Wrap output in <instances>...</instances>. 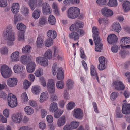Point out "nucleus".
I'll return each instance as SVG.
<instances>
[{
    "mask_svg": "<svg viewBox=\"0 0 130 130\" xmlns=\"http://www.w3.org/2000/svg\"><path fill=\"white\" fill-rule=\"evenodd\" d=\"M80 14V10L77 7H72L69 8L67 13L69 18L74 19L78 17Z\"/></svg>",
    "mask_w": 130,
    "mask_h": 130,
    "instance_id": "obj_1",
    "label": "nucleus"
},
{
    "mask_svg": "<svg viewBox=\"0 0 130 130\" xmlns=\"http://www.w3.org/2000/svg\"><path fill=\"white\" fill-rule=\"evenodd\" d=\"M12 27L10 26L7 27L5 30L4 31L3 36L8 40L13 41L15 39V38L12 30Z\"/></svg>",
    "mask_w": 130,
    "mask_h": 130,
    "instance_id": "obj_2",
    "label": "nucleus"
},
{
    "mask_svg": "<svg viewBox=\"0 0 130 130\" xmlns=\"http://www.w3.org/2000/svg\"><path fill=\"white\" fill-rule=\"evenodd\" d=\"M1 72L2 76L5 78H9L11 76V70L6 65H3L1 67Z\"/></svg>",
    "mask_w": 130,
    "mask_h": 130,
    "instance_id": "obj_3",
    "label": "nucleus"
},
{
    "mask_svg": "<svg viewBox=\"0 0 130 130\" xmlns=\"http://www.w3.org/2000/svg\"><path fill=\"white\" fill-rule=\"evenodd\" d=\"M8 105L12 108L17 106V101L16 96L11 93H9L7 98Z\"/></svg>",
    "mask_w": 130,
    "mask_h": 130,
    "instance_id": "obj_4",
    "label": "nucleus"
},
{
    "mask_svg": "<svg viewBox=\"0 0 130 130\" xmlns=\"http://www.w3.org/2000/svg\"><path fill=\"white\" fill-rule=\"evenodd\" d=\"M84 23L81 21L77 20L75 23L72 25L70 27V30L71 31H75L77 30L79 28L83 27Z\"/></svg>",
    "mask_w": 130,
    "mask_h": 130,
    "instance_id": "obj_5",
    "label": "nucleus"
},
{
    "mask_svg": "<svg viewBox=\"0 0 130 130\" xmlns=\"http://www.w3.org/2000/svg\"><path fill=\"white\" fill-rule=\"evenodd\" d=\"M112 86L117 90H122L125 89V86L122 82L119 81L113 82Z\"/></svg>",
    "mask_w": 130,
    "mask_h": 130,
    "instance_id": "obj_6",
    "label": "nucleus"
},
{
    "mask_svg": "<svg viewBox=\"0 0 130 130\" xmlns=\"http://www.w3.org/2000/svg\"><path fill=\"white\" fill-rule=\"evenodd\" d=\"M107 41L108 43L110 44L116 43L118 40L117 37L114 34L109 35L107 38Z\"/></svg>",
    "mask_w": 130,
    "mask_h": 130,
    "instance_id": "obj_7",
    "label": "nucleus"
},
{
    "mask_svg": "<svg viewBox=\"0 0 130 130\" xmlns=\"http://www.w3.org/2000/svg\"><path fill=\"white\" fill-rule=\"evenodd\" d=\"M36 61L40 65L44 67L47 66L48 64L47 60L44 57H37L36 59Z\"/></svg>",
    "mask_w": 130,
    "mask_h": 130,
    "instance_id": "obj_8",
    "label": "nucleus"
},
{
    "mask_svg": "<svg viewBox=\"0 0 130 130\" xmlns=\"http://www.w3.org/2000/svg\"><path fill=\"white\" fill-rule=\"evenodd\" d=\"M101 12L102 15L107 17L111 16L113 14L112 10L107 7L102 8L101 10Z\"/></svg>",
    "mask_w": 130,
    "mask_h": 130,
    "instance_id": "obj_9",
    "label": "nucleus"
},
{
    "mask_svg": "<svg viewBox=\"0 0 130 130\" xmlns=\"http://www.w3.org/2000/svg\"><path fill=\"white\" fill-rule=\"evenodd\" d=\"M122 112L123 114H127L130 113V104L125 103L122 105Z\"/></svg>",
    "mask_w": 130,
    "mask_h": 130,
    "instance_id": "obj_10",
    "label": "nucleus"
},
{
    "mask_svg": "<svg viewBox=\"0 0 130 130\" xmlns=\"http://www.w3.org/2000/svg\"><path fill=\"white\" fill-rule=\"evenodd\" d=\"M17 82V79L16 78H9L7 80V84L10 87H13L16 86Z\"/></svg>",
    "mask_w": 130,
    "mask_h": 130,
    "instance_id": "obj_11",
    "label": "nucleus"
},
{
    "mask_svg": "<svg viewBox=\"0 0 130 130\" xmlns=\"http://www.w3.org/2000/svg\"><path fill=\"white\" fill-rule=\"evenodd\" d=\"M94 42L96 45L95 51L97 52H101L102 49L103 45L102 43L101 42L100 39L94 40Z\"/></svg>",
    "mask_w": 130,
    "mask_h": 130,
    "instance_id": "obj_12",
    "label": "nucleus"
},
{
    "mask_svg": "<svg viewBox=\"0 0 130 130\" xmlns=\"http://www.w3.org/2000/svg\"><path fill=\"white\" fill-rule=\"evenodd\" d=\"M74 112L73 114L74 117L79 119L82 118L83 115V112L80 108H78L74 109Z\"/></svg>",
    "mask_w": 130,
    "mask_h": 130,
    "instance_id": "obj_13",
    "label": "nucleus"
},
{
    "mask_svg": "<svg viewBox=\"0 0 130 130\" xmlns=\"http://www.w3.org/2000/svg\"><path fill=\"white\" fill-rule=\"evenodd\" d=\"M43 40L42 39V36L41 34H39L37 38L36 43V46L39 48H41L43 46Z\"/></svg>",
    "mask_w": 130,
    "mask_h": 130,
    "instance_id": "obj_14",
    "label": "nucleus"
},
{
    "mask_svg": "<svg viewBox=\"0 0 130 130\" xmlns=\"http://www.w3.org/2000/svg\"><path fill=\"white\" fill-rule=\"evenodd\" d=\"M23 67L21 64H16L13 67L14 71L16 73H21L23 72Z\"/></svg>",
    "mask_w": 130,
    "mask_h": 130,
    "instance_id": "obj_15",
    "label": "nucleus"
},
{
    "mask_svg": "<svg viewBox=\"0 0 130 130\" xmlns=\"http://www.w3.org/2000/svg\"><path fill=\"white\" fill-rule=\"evenodd\" d=\"M27 4L30 9L33 11L37 6V0H29Z\"/></svg>",
    "mask_w": 130,
    "mask_h": 130,
    "instance_id": "obj_16",
    "label": "nucleus"
},
{
    "mask_svg": "<svg viewBox=\"0 0 130 130\" xmlns=\"http://www.w3.org/2000/svg\"><path fill=\"white\" fill-rule=\"evenodd\" d=\"M11 8L13 13L17 14L19 12L20 9L19 4L18 3H13L12 4Z\"/></svg>",
    "mask_w": 130,
    "mask_h": 130,
    "instance_id": "obj_17",
    "label": "nucleus"
},
{
    "mask_svg": "<svg viewBox=\"0 0 130 130\" xmlns=\"http://www.w3.org/2000/svg\"><path fill=\"white\" fill-rule=\"evenodd\" d=\"M32 58L31 56H27L23 55L21 58V61L23 64H27L31 60Z\"/></svg>",
    "mask_w": 130,
    "mask_h": 130,
    "instance_id": "obj_18",
    "label": "nucleus"
},
{
    "mask_svg": "<svg viewBox=\"0 0 130 130\" xmlns=\"http://www.w3.org/2000/svg\"><path fill=\"white\" fill-rule=\"evenodd\" d=\"M35 64L33 62H31L28 63L27 66V70L28 72L32 73L35 70Z\"/></svg>",
    "mask_w": 130,
    "mask_h": 130,
    "instance_id": "obj_19",
    "label": "nucleus"
},
{
    "mask_svg": "<svg viewBox=\"0 0 130 130\" xmlns=\"http://www.w3.org/2000/svg\"><path fill=\"white\" fill-rule=\"evenodd\" d=\"M112 30L118 32L121 30V28L119 23L117 22H114L111 27Z\"/></svg>",
    "mask_w": 130,
    "mask_h": 130,
    "instance_id": "obj_20",
    "label": "nucleus"
},
{
    "mask_svg": "<svg viewBox=\"0 0 130 130\" xmlns=\"http://www.w3.org/2000/svg\"><path fill=\"white\" fill-rule=\"evenodd\" d=\"M58 109L57 104L54 102L51 103L50 105L49 109L50 111L52 112H55Z\"/></svg>",
    "mask_w": 130,
    "mask_h": 130,
    "instance_id": "obj_21",
    "label": "nucleus"
},
{
    "mask_svg": "<svg viewBox=\"0 0 130 130\" xmlns=\"http://www.w3.org/2000/svg\"><path fill=\"white\" fill-rule=\"evenodd\" d=\"M48 37L51 39H55L57 36L56 31L54 30H51L48 31L47 32Z\"/></svg>",
    "mask_w": 130,
    "mask_h": 130,
    "instance_id": "obj_22",
    "label": "nucleus"
},
{
    "mask_svg": "<svg viewBox=\"0 0 130 130\" xmlns=\"http://www.w3.org/2000/svg\"><path fill=\"white\" fill-rule=\"evenodd\" d=\"M92 32L93 34V37L94 40H96L100 39L97 27L95 26L93 27L92 28Z\"/></svg>",
    "mask_w": 130,
    "mask_h": 130,
    "instance_id": "obj_23",
    "label": "nucleus"
},
{
    "mask_svg": "<svg viewBox=\"0 0 130 130\" xmlns=\"http://www.w3.org/2000/svg\"><path fill=\"white\" fill-rule=\"evenodd\" d=\"M48 97V94L47 92L45 91L42 93L40 97V102L42 103L47 99Z\"/></svg>",
    "mask_w": 130,
    "mask_h": 130,
    "instance_id": "obj_24",
    "label": "nucleus"
},
{
    "mask_svg": "<svg viewBox=\"0 0 130 130\" xmlns=\"http://www.w3.org/2000/svg\"><path fill=\"white\" fill-rule=\"evenodd\" d=\"M91 73L92 76L93 77L94 79L96 78L98 82H99V78L97 75V73L95 69V67L93 65L91 66Z\"/></svg>",
    "mask_w": 130,
    "mask_h": 130,
    "instance_id": "obj_25",
    "label": "nucleus"
},
{
    "mask_svg": "<svg viewBox=\"0 0 130 130\" xmlns=\"http://www.w3.org/2000/svg\"><path fill=\"white\" fill-rule=\"evenodd\" d=\"M19 53L18 51H16L12 53L11 56V58L13 61H17L19 60Z\"/></svg>",
    "mask_w": 130,
    "mask_h": 130,
    "instance_id": "obj_26",
    "label": "nucleus"
},
{
    "mask_svg": "<svg viewBox=\"0 0 130 130\" xmlns=\"http://www.w3.org/2000/svg\"><path fill=\"white\" fill-rule=\"evenodd\" d=\"M120 42L123 45H127L130 43V38L129 37H124L121 38Z\"/></svg>",
    "mask_w": 130,
    "mask_h": 130,
    "instance_id": "obj_27",
    "label": "nucleus"
},
{
    "mask_svg": "<svg viewBox=\"0 0 130 130\" xmlns=\"http://www.w3.org/2000/svg\"><path fill=\"white\" fill-rule=\"evenodd\" d=\"M39 23L40 26L45 25L47 23V18L44 16L41 17L39 19Z\"/></svg>",
    "mask_w": 130,
    "mask_h": 130,
    "instance_id": "obj_28",
    "label": "nucleus"
},
{
    "mask_svg": "<svg viewBox=\"0 0 130 130\" xmlns=\"http://www.w3.org/2000/svg\"><path fill=\"white\" fill-rule=\"evenodd\" d=\"M41 90L40 87L37 86H33L31 89L32 93L35 95L39 94L41 92Z\"/></svg>",
    "mask_w": 130,
    "mask_h": 130,
    "instance_id": "obj_29",
    "label": "nucleus"
},
{
    "mask_svg": "<svg viewBox=\"0 0 130 130\" xmlns=\"http://www.w3.org/2000/svg\"><path fill=\"white\" fill-rule=\"evenodd\" d=\"M57 77L58 80H61L64 78V73L61 67H60L57 74Z\"/></svg>",
    "mask_w": 130,
    "mask_h": 130,
    "instance_id": "obj_30",
    "label": "nucleus"
},
{
    "mask_svg": "<svg viewBox=\"0 0 130 130\" xmlns=\"http://www.w3.org/2000/svg\"><path fill=\"white\" fill-rule=\"evenodd\" d=\"M66 121L65 116H62L58 120L57 124L58 126L61 127L63 126L65 124Z\"/></svg>",
    "mask_w": 130,
    "mask_h": 130,
    "instance_id": "obj_31",
    "label": "nucleus"
},
{
    "mask_svg": "<svg viewBox=\"0 0 130 130\" xmlns=\"http://www.w3.org/2000/svg\"><path fill=\"white\" fill-rule=\"evenodd\" d=\"M60 67H59L56 63H55L53 65L52 72L53 75L55 76L56 73L57 72H58V70L59 69Z\"/></svg>",
    "mask_w": 130,
    "mask_h": 130,
    "instance_id": "obj_32",
    "label": "nucleus"
},
{
    "mask_svg": "<svg viewBox=\"0 0 130 130\" xmlns=\"http://www.w3.org/2000/svg\"><path fill=\"white\" fill-rule=\"evenodd\" d=\"M69 37L75 40H77L79 39V34L75 32H72L69 35Z\"/></svg>",
    "mask_w": 130,
    "mask_h": 130,
    "instance_id": "obj_33",
    "label": "nucleus"
},
{
    "mask_svg": "<svg viewBox=\"0 0 130 130\" xmlns=\"http://www.w3.org/2000/svg\"><path fill=\"white\" fill-rule=\"evenodd\" d=\"M40 10L39 9H37L34 11L32 14V17L35 19H38L40 17Z\"/></svg>",
    "mask_w": 130,
    "mask_h": 130,
    "instance_id": "obj_34",
    "label": "nucleus"
},
{
    "mask_svg": "<svg viewBox=\"0 0 130 130\" xmlns=\"http://www.w3.org/2000/svg\"><path fill=\"white\" fill-rule=\"evenodd\" d=\"M123 7L126 12L130 10V3L128 1L125 2L122 5Z\"/></svg>",
    "mask_w": 130,
    "mask_h": 130,
    "instance_id": "obj_35",
    "label": "nucleus"
},
{
    "mask_svg": "<svg viewBox=\"0 0 130 130\" xmlns=\"http://www.w3.org/2000/svg\"><path fill=\"white\" fill-rule=\"evenodd\" d=\"M58 50L56 48H55L54 49V52L53 55V57H54L55 59L60 60H62L63 58L58 55Z\"/></svg>",
    "mask_w": 130,
    "mask_h": 130,
    "instance_id": "obj_36",
    "label": "nucleus"
},
{
    "mask_svg": "<svg viewBox=\"0 0 130 130\" xmlns=\"http://www.w3.org/2000/svg\"><path fill=\"white\" fill-rule=\"evenodd\" d=\"M25 111L26 113L28 115L32 114L34 112V111L32 108L29 106H27L25 108Z\"/></svg>",
    "mask_w": 130,
    "mask_h": 130,
    "instance_id": "obj_37",
    "label": "nucleus"
},
{
    "mask_svg": "<svg viewBox=\"0 0 130 130\" xmlns=\"http://www.w3.org/2000/svg\"><path fill=\"white\" fill-rule=\"evenodd\" d=\"M107 5L110 7L116 6L117 5V0H109L107 4Z\"/></svg>",
    "mask_w": 130,
    "mask_h": 130,
    "instance_id": "obj_38",
    "label": "nucleus"
},
{
    "mask_svg": "<svg viewBox=\"0 0 130 130\" xmlns=\"http://www.w3.org/2000/svg\"><path fill=\"white\" fill-rule=\"evenodd\" d=\"M100 24L103 23L105 25L107 24L109 22V20L107 18H100L98 20Z\"/></svg>",
    "mask_w": 130,
    "mask_h": 130,
    "instance_id": "obj_39",
    "label": "nucleus"
},
{
    "mask_svg": "<svg viewBox=\"0 0 130 130\" xmlns=\"http://www.w3.org/2000/svg\"><path fill=\"white\" fill-rule=\"evenodd\" d=\"M48 21L49 23L51 25H54L56 23V19L55 17L52 15H50L48 17Z\"/></svg>",
    "mask_w": 130,
    "mask_h": 130,
    "instance_id": "obj_40",
    "label": "nucleus"
},
{
    "mask_svg": "<svg viewBox=\"0 0 130 130\" xmlns=\"http://www.w3.org/2000/svg\"><path fill=\"white\" fill-rule=\"evenodd\" d=\"M74 82L71 80L69 79L67 82V86L69 89H72L74 86Z\"/></svg>",
    "mask_w": 130,
    "mask_h": 130,
    "instance_id": "obj_41",
    "label": "nucleus"
},
{
    "mask_svg": "<svg viewBox=\"0 0 130 130\" xmlns=\"http://www.w3.org/2000/svg\"><path fill=\"white\" fill-rule=\"evenodd\" d=\"M17 28L18 30L21 31L24 30L26 28L25 25L21 23H18L17 24Z\"/></svg>",
    "mask_w": 130,
    "mask_h": 130,
    "instance_id": "obj_42",
    "label": "nucleus"
},
{
    "mask_svg": "<svg viewBox=\"0 0 130 130\" xmlns=\"http://www.w3.org/2000/svg\"><path fill=\"white\" fill-rule=\"evenodd\" d=\"M43 69L40 68H38L35 72V75L37 77H40L43 75Z\"/></svg>",
    "mask_w": 130,
    "mask_h": 130,
    "instance_id": "obj_43",
    "label": "nucleus"
},
{
    "mask_svg": "<svg viewBox=\"0 0 130 130\" xmlns=\"http://www.w3.org/2000/svg\"><path fill=\"white\" fill-rule=\"evenodd\" d=\"M53 41L52 39H46L45 42V45L46 47L51 46L53 44Z\"/></svg>",
    "mask_w": 130,
    "mask_h": 130,
    "instance_id": "obj_44",
    "label": "nucleus"
},
{
    "mask_svg": "<svg viewBox=\"0 0 130 130\" xmlns=\"http://www.w3.org/2000/svg\"><path fill=\"white\" fill-rule=\"evenodd\" d=\"M79 123L78 121H73L70 123V126L73 129L76 128L79 125Z\"/></svg>",
    "mask_w": 130,
    "mask_h": 130,
    "instance_id": "obj_45",
    "label": "nucleus"
},
{
    "mask_svg": "<svg viewBox=\"0 0 130 130\" xmlns=\"http://www.w3.org/2000/svg\"><path fill=\"white\" fill-rule=\"evenodd\" d=\"M55 86V83L54 80L52 79H50L47 83V88Z\"/></svg>",
    "mask_w": 130,
    "mask_h": 130,
    "instance_id": "obj_46",
    "label": "nucleus"
},
{
    "mask_svg": "<svg viewBox=\"0 0 130 130\" xmlns=\"http://www.w3.org/2000/svg\"><path fill=\"white\" fill-rule=\"evenodd\" d=\"M31 47L30 46L26 45L23 48L22 52L24 54H26L30 52V50Z\"/></svg>",
    "mask_w": 130,
    "mask_h": 130,
    "instance_id": "obj_47",
    "label": "nucleus"
},
{
    "mask_svg": "<svg viewBox=\"0 0 130 130\" xmlns=\"http://www.w3.org/2000/svg\"><path fill=\"white\" fill-rule=\"evenodd\" d=\"M123 115L121 113L120 107L117 108L116 113V117L117 118H120L122 117Z\"/></svg>",
    "mask_w": 130,
    "mask_h": 130,
    "instance_id": "obj_48",
    "label": "nucleus"
},
{
    "mask_svg": "<svg viewBox=\"0 0 130 130\" xmlns=\"http://www.w3.org/2000/svg\"><path fill=\"white\" fill-rule=\"evenodd\" d=\"M18 39L20 41H23L24 39V34L21 31H19L18 33Z\"/></svg>",
    "mask_w": 130,
    "mask_h": 130,
    "instance_id": "obj_49",
    "label": "nucleus"
},
{
    "mask_svg": "<svg viewBox=\"0 0 130 130\" xmlns=\"http://www.w3.org/2000/svg\"><path fill=\"white\" fill-rule=\"evenodd\" d=\"M56 86L58 89H61L64 88V83L61 81H58L56 83Z\"/></svg>",
    "mask_w": 130,
    "mask_h": 130,
    "instance_id": "obj_50",
    "label": "nucleus"
},
{
    "mask_svg": "<svg viewBox=\"0 0 130 130\" xmlns=\"http://www.w3.org/2000/svg\"><path fill=\"white\" fill-rule=\"evenodd\" d=\"M31 83L28 81L26 80H25L23 83L24 88L25 89H28L31 85Z\"/></svg>",
    "mask_w": 130,
    "mask_h": 130,
    "instance_id": "obj_51",
    "label": "nucleus"
},
{
    "mask_svg": "<svg viewBox=\"0 0 130 130\" xmlns=\"http://www.w3.org/2000/svg\"><path fill=\"white\" fill-rule=\"evenodd\" d=\"M44 56L48 59H51L52 57V54L51 51L50 49L48 50L45 54Z\"/></svg>",
    "mask_w": 130,
    "mask_h": 130,
    "instance_id": "obj_52",
    "label": "nucleus"
},
{
    "mask_svg": "<svg viewBox=\"0 0 130 130\" xmlns=\"http://www.w3.org/2000/svg\"><path fill=\"white\" fill-rule=\"evenodd\" d=\"M75 104L73 102H70L67 105V109L68 110H70L75 106Z\"/></svg>",
    "mask_w": 130,
    "mask_h": 130,
    "instance_id": "obj_53",
    "label": "nucleus"
},
{
    "mask_svg": "<svg viewBox=\"0 0 130 130\" xmlns=\"http://www.w3.org/2000/svg\"><path fill=\"white\" fill-rule=\"evenodd\" d=\"M8 48L5 47H4L1 48L0 49V52L1 54L2 55H5L7 54L8 52Z\"/></svg>",
    "mask_w": 130,
    "mask_h": 130,
    "instance_id": "obj_54",
    "label": "nucleus"
},
{
    "mask_svg": "<svg viewBox=\"0 0 130 130\" xmlns=\"http://www.w3.org/2000/svg\"><path fill=\"white\" fill-rule=\"evenodd\" d=\"M63 111L60 110H58L55 112L54 114V117L56 118H58L61 115Z\"/></svg>",
    "mask_w": 130,
    "mask_h": 130,
    "instance_id": "obj_55",
    "label": "nucleus"
},
{
    "mask_svg": "<svg viewBox=\"0 0 130 130\" xmlns=\"http://www.w3.org/2000/svg\"><path fill=\"white\" fill-rule=\"evenodd\" d=\"M106 59L103 56H101L99 57V60L100 65L102 64H105L107 63Z\"/></svg>",
    "mask_w": 130,
    "mask_h": 130,
    "instance_id": "obj_56",
    "label": "nucleus"
},
{
    "mask_svg": "<svg viewBox=\"0 0 130 130\" xmlns=\"http://www.w3.org/2000/svg\"><path fill=\"white\" fill-rule=\"evenodd\" d=\"M22 100L24 102H26L28 100V98L26 93L25 92H24L21 96Z\"/></svg>",
    "mask_w": 130,
    "mask_h": 130,
    "instance_id": "obj_57",
    "label": "nucleus"
},
{
    "mask_svg": "<svg viewBox=\"0 0 130 130\" xmlns=\"http://www.w3.org/2000/svg\"><path fill=\"white\" fill-rule=\"evenodd\" d=\"M42 10L43 11L44 14L46 15H49L50 14L52 11V10L50 7H49V8L42 9Z\"/></svg>",
    "mask_w": 130,
    "mask_h": 130,
    "instance_id": "obj_58",
    "label": "nucleus"
},
{
    "mask_svg": "<svg viewBox=\"0 0 130 130\" xmlns=\"http://www.w3.org/2000/svg\"><path fill=\"white\" fill-rule=\"evenodd\" d=\"M47 89L48 92L50 94H53L55 92V86L47 88Z\"/></svg>",
    "mask_w": 130,
    "mask_h": 130,
    "instance_id": "obj_59",
    "label": "nucleus"
},
{
    "mask_svg": "<svg viewBox=\"0 0 130 130\" xmlns=\"http://www.w3.org/2000/svg\"><path fill=\"white\" fill-rule=\"evenodd\" d=\"M22 17L20 14L15 15L14 16V23L16 24L18 21H19L22 19Z\"/></svg>",
    "mask_w": 130,
    "mask_h": 130,
    "instance_id": "obj_60",
    "label": "nucleus"
},
{
    "mask_svg": "<svg viewBox=\"0 0 130 130\" xmlns=\"http://www.w3.org/2000/svg\"><path fill=\"white\" fill-rule=\"evenodd\" d=\"M120 48L119 46L115 45H113L111 48V51L114 53L117 52L118 49Z\"/></svg>",
    "mask_w": 130,
    "mask_h": 130,
    "instance_id": "obj_61",
    "label": "nucleus"
},
{
    "mask_svg": "<svg viewBox=\"0 0 130 130\" xmlns=\"http://www.w3.org/2000/svg\"><path fill=\"white\" fill-rule=\"evenodd\" d=\"M7 2L6 0H0V7H5L7 5Z\"/></svg>",
    "mask_w": 130,
    "mask_h": 130,
    "instance_id": "obj_62",
    "label": "nucleus"
},
{
    "mask_svg": "<svg viewBox=\"0 0 130 130\" xmlns=\"http://www.w3.org/2000/svg\"><path fill=\"white\" fill-rule=\"evenodd\" d=\"M96 2L97 4L100 6H101L106 5L107 1L106 0H97Z\"/></svg>",
    "mask_w": 130,
    "mask_h": 130,
    "instance_id": "obj_63",
    "label": "nucleus"
},
{
    "mask_svg": "<svg viewBox=\"0 0 130 130\" xmlns=\"http://www.w3.org/2000/svg\"><path fill=\"white\" fill-rule=\"evenodd\" d=\"M22 12L23 14L25 16H26L29 13V9L27 7H25L22 10Z\"/></svg>",
    "mask_w": 130,
    "mask_h": 130,
    "instance_id": "obj_64",
    "label": "nucleus"
}]
</instances>
